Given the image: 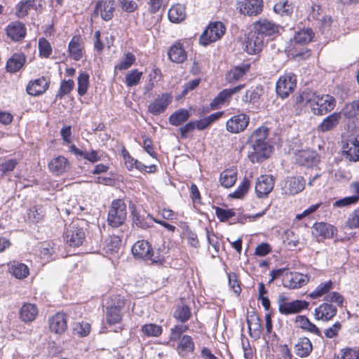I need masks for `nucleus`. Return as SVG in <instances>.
Returning <instances> with one entry per match:
<instances>
[{
  "label": "nucleus",
  "instance_id": "f257e3e1",
  "mask_svg": "<svg viewBox=\"0 0 359 359\" xmlns=\"http://www.w3.org/2000/svg\"><path fill=\"white\" fill-rule=\"evenodd\" d=\"M269 135V129L265 126L257 128L250 136V141L252 143L253 151L249 154V158L252 163L262 162L268 158L266 151L268 144L266 140Z\"/></svg>",
  "mask_w": 359,
  "mask_h": 359
},
{
  "label": "nucleus",
  "instance_id": "f03ea898",
  "mask_svg": "<svg viewBox=\"0 0 359 359\" xmlns=\"http://www.w3.org/2000/svg\"><path fill=\"white\" fill-rule=\"evenodd\" d=\"M334 289V283L331 280L321 282L308 294L311 299H320L323 297L324 301L334 302L339 307H342L344 302V297L338 292H332Z\"/></svg>",
  "mask_w": 359,
  "mask_h": 359
},
{
  "label": "nucleus",
  "instance_id": "7ed1b4c3",
  "mask_svg": "<svg viewBox=\"0 0 359 359\" xmlns=\"http://www.w3.org/2000/svg\"><path fill=\"white\" fill-rule=\"evenodd\" d=\"M86 221L83 219L73 220L65 231L64 238L70 247L76 248L83 244L86 238L84 227Z\"/></svg>",
  "mask_w": 359,
  "mask_h": 359
},
{
  "label": "nucleus",
  "instance_id": "20e7f679",
  "mask_svg": "<svg viewBox=\"0 0 359 359\" xmlns=\"http://www.w3.org/2000/svg\"><path fill=\"white\" fill-rule=\"evenodd\" d=\"M127 217V207L123 199L117 198L111 201L107 215V223L117 228L123 225Z\"/></svg>",
  "mask_w": 359,
  "mask_h": 359
},
{
  "label": "nucleus",
  "instance_id": "39448f33",
  "mask_svg": "<svg viewBox=\"0 0 359 359\" xmlns=\"http://www.w3.org/2000/svg\"><path fill=\"white\" fill-rule=\"evenodd\" d=\"M311 111L316 115H324L334 109L336 105L334 97L328 94L313 93L309 100Z\"/></svg>",
  "mask_w": 359,
  "mask_h": 359
},
{
  "label": "nucleus",
  "instance_id": "423d86ee",
  "mask_svg": "<svg viewBox=\"0 0 359 359\" xmlns=\"http://www.w3.org/2000/svg\"><path fill=\"white\" fill-rule=\"evenodd\" d=\"M277 304L279 313L284 316L297 314L307 309L309 306V302L306 300L295 299L290 302L284 294L278 295Z\"/></svg>",
  "mask_w": 359,
  "mask_h": 359
},
{
  "label": "nucleus",
  "instance_id": "0eeeda50",
  "mask_svg": "<svg viewBox=\"0 0 359 359\" xmlns=\"http://www.w3.org/2000/svg\"><path fill=\"white\" fill-rule=\"evenodd\" d=\"M226 27L221 22H210L199 38V43L208 46L220 39L225 34Z\"/></svg>",
  "mask_w": 359,
  "mask_h": 359
},
{
  "label": "nucleus",
  "instance_id": "6e6552de",
  "mask_svg": "<svg viewBox=\"0 0 359 359\" xmlns=\"http://www.w3.org/2000/svg\"><path fill=\"white\" fill-rule=\"evenodd\" d=\"M297 87V76L293 73H285L281 75L276 82V91L277 95L284 99L292 93Z\"/></svg>",
  "mask_w": 359,
  "mask_h": 359
},
{
  "label": "nucleus",
  "instance_id": "1a4fd4ad",
  "mask_svg": "<svg viewBox=\"0 0 359 359\" xmlns=\"http://www.w3.org/2000/svg\"><path fill=\"white\" fill-rule=\"evenodd\" d=\"M245 86V84H239L233 88L223 89L210 103V109L215 110L222 105L229 104L232 95L238 93Z\"/></svg>",
  "mask_w": 359,
  "mask_h": 359
},
{
  "label": "nucleus",
  "instance_id": "9d476101",
  "mask_svg": "<svg viewBox=\"0 0 359 359\" xmlns=\"http://www.w3.org/2000/svg\"><path fill=\"white\" fill-rule=\"evenodd\" d=\"M44 0H20L15 7V15L18 18H23L31 10L41 13L43 8Z\"/></svg>",
  "mask_w": 359,
  "mask_h": 359
},
{
  "label": "nucleus",
  "instance_id": "9b49d317",
  "mask_svg": "<svg viewBox=\"0 0 359 359\" xmlns=\"http://www.w3.org/2000/svg\"><path fill=\"white\" fill-rule=\"evenodd\" d=\"M250 123V116L245 113L233 115L226 122V130L232 134L243 132Z\"/></svg>",
  "mask_w": 359,
  "mask_h": 359
},
{
  "label": "nucleus",
  "instance_id": "f8f14e48",
  "mask_svg": "<svg viewBox=\"0 0 359 359\" xmlns=\"http://www.w3.org/2000/svg\"><path fill=\"white\" fill-rule=\"evenodd\" d=\"M116 10L115 0H98L95 5L93 14L100 16L104 21H109L114 18Z\"/></svg>",
  "mask_w": 359,
  "mask_h": 359
},
{
  "label": "nucleus",
  "instance_id": "ddd939ff",
  "mask_svg": "<svg viewBox=\"0 0 359 359\" xmlns=\"http://www.w3.org/2000/svg\"><path fill=\"white\" fill-rule=\"evenodd\" d=\"M184 43V40L178 39L169 47L167 55L170 61L176 64H182L187 60V51Z\"/></svg>",
  "mask_w": 359,
  "mask_h": 359
},
{
  "label": "nucleus",
  "instance_id": "4468645a",
  "mask_svg": "<svg viewBox=\"0 0 359 359\" xmlns=\"http://www.w3.org/2000/svg\"><path fill=\"white\" fill-rule=\"evenodd\" d=\"M172 95L170 93H165L158 95L157 97L149 103L148 111L154 116L163 113L168 105L172 102Z\"/></svg>",
  "mask_w": 359,
  "mask_h": 359
},
{
  "label": "nucleus",
  "instance_id": "2eb2a0df",
  "mask_svg": "<svg viewBox=\"0 0 359 359\" xmlns=\"http://www.w3.org/2000/svg\"><path fill=\"white\" fill-rule=\"evenodd\" d=\"M275 177L271 175H262L257 179L255 194L258 198H266L273 189Z\"/></svg>",
  "mask_w": 359,
  "mask_h": 359
},
{
  "label": "nucleus",
  "instance_id": "dca6fc26",
  "mask_svg": "<svg viewBox=\"0 0 359 359\" xmlns=\"http://www.w3.org/2000/svg\"><path fill=\"white\" fill-rule=\"evenodd\" d=\"M308 281L309 278L306 275L296 271H289L288 269L282 279L283 285L290 289L300 288L306 285Z\"/></svg>",
  "mask_w": 359,
  "mask_h": 359
},
{
  "label": "nucleus",
  "instance_id": "f3484780",
  "mask_svg": "<svg viewBox=\"0 0 359 359\" xmlns=\"http://www.w3.org/2000/svg\"><path fill=\"white\" fill-rule=\"evenodd\" d=\"M67 53L69 57L74 60H81L86 53L83 38L80 34L74 35L68 44Z\"/></svg>",
  "mask_w": 359,
  "mask_h": 359
},
{
  "label": "nucleus",
  "instance_id": "a211bd4d",
  "mask_svg": "<svg viewBox=\"0 0 359 359\" xmlns=\"http://www.w3.org/2000/svg\"><path fill=\"white\" fill-rule=\"evenodd\" d=\"M236 8L244 15L256 16L263 9V0H241L236 4Z\"/></svg>",
  "mask_w": 359,
  "mask_h": 359
},
{
  "label": "nucleus",
  "instance_id": "6ab92c4d",
  "mask_svg": "<svg viewBox=\"0 0 359 359\" xmlns=\"http://www.w3.org/2000/svg\"><path fill=\"white\" fill-rule=\"evenodd\" d=\"M50 83V79L44 76L30 80L27 84L26 92L31 96H40L47 91Z\"/></svg>",
  "mask_w": 359,
  "mask_h": 359
},
{
  "label": "nucleus",
  "instance_id": "aec40b11",
  "mask_svg": "<svg viewBox=\"0 0 359 359\" xmlns=\"http://www.w3.org/2000/svg\"><path fill=\"white\" fill-rule=\"evenodd\" d=\"M343 155L351 161H359V134L342 142Z\"/></svg>",
  "mask_w": 359,
  "mask_h": 359
},
{
  "label": "nucleus",
  "instance_id": "412c9836",
  "mask_svg": "<svg viewBox=\"0 0 359 359\" xmlns=\"http://www.w3.org/2000/svg\"><path fill=\"white\" fill-rule=\"evenodd\" d=\"M332 303L325 301L316 307L314 311L315 319L325 322L331 320L337 313V308Z\"/></svg>",
  "mask_w": 359,
  "mask_h": 359
},
{
  "label": "nucleus",
  "instance_id": "4be33fe9",
  "mask_svg": "<svg viewBox=\"0 0 359 359\" xmlns=\"http://www.w3.org/2000/svg\"><path fill=\"white\" fill-rule=\"evenodd\" d=\"M264 39L254 30L248 33L245 41V50L250 55L259 53L263 48Z\"/></svg>",
  "mask_w": 359,
  "mask_h": 359
},
{
  "label": "nucleus",
  "instance_id": "5701e85b",
  "mask_svg": "<svg viewBox=\"0 0 359 359\" xmlns=\"http://www.w3.org/2000/svg\"><path fill=\"white\" fill-rule=\"evenodd\" d=\"M8 38L13 41L23 40L27 34V29L24 23L20 21H14L9 23L5 28Z\"/></svg>",
  "mask_w": 359,
  "mask_h": 359
},
{
  "label": "nucleus",
  "instance_id": "b1692460",
  "mask_svg": "<svg viewBox=\"0 0 359 359\" xmlns=\"http://www.w3.org/2000/svg\"><path fill=\"white\" fill-rule=\"evenodd\" d=\"M48 327L50 332L57 334H63L67 328V315L63 312H57L48 318Z\"/></svg>",
  "mask_w": 359,
  "mask_h": 359
},
{
  "label": "nucleus",
  "instance_id": "393cba45",
  "mask_svg": "<svg viewBox=\"0 0 359 359\" xmlns=\"http://www.w3.org/2000/svg\"><path fill=\"white\" fill-rule=\"evenodd\" d=\"M39 316V309L35 304L26 302L19 309L18 316L25 324L33 323Z\"/></svg>",
  "mask_w": 359,
  "mask_h": 359
},
{
  "label": "nucleus",
  "instance_id": "a878e982",
  "mask_svg": "<svg viewBox=\"0 0 359 359\" xmlns=\"http://www.w3.org/2000/svg\"><path fill=\"white\" fill-rule=\"evenodd\" d=\"M250 63H242L233 67L225 74V80L228 83L233 84L241 79L250 69Z\"/></svg>",
  "mask_w": 359,
  "mask_h": 359
},
{
  "label": "nucleus",
  "instance_id": "bb28decb",
  "mask_svg": "<svg viewBox=\"0 0 359 359\" xmlns=\"http://www.w3.org/2000/svg\"><path fill=\"white\" fill-rule=\"evenodd\" d=\"M254 31L259 36H272L278 32V27L266 19H259L254 23Z\"/></svg>",
  "mask_w": 359,
  "mask_h": 359
},
{
  "label": "nucleus",
  "instance_id": "cd10ccee",
  "mask_svg": "<svg viewBox=\"0 0 359 359\" xmlns=\"http://www.w3.org/2000/svg\"><path fill=\"white\" fill-rule=\"evenodd\" d=\"M27 61V57L23 53H15L6 61V71L11 74L19 72Z\"/></svg>",
  "mask_w": 359,
  "mask_h": 359
},
{
  "label": "nucleus",
  "instance_id": "c85d7f7f",
  "mask_svg": "<svg viewBox=\"0 0 359 359\" xmlns=\"http://www.w3.org/2000/svg\"><path fill=\"white\" fill-rule=\"evenodd\" d=\"M296 163L300 165L311 167L318 161V154L311 149L298 151L295 154Z\"/></svg>",
  "mask_w": 359,
  "mask_h": 359
},
{
  "label": "nucleus",
  "instance_id": "c756f323",
  "mask_svg": "<svg viewBox=\"0 0 359 359\" xmlns=\"http://www.w3.org/2000/svg\"><path fill=\"white\" fill-rule=\"evenodd\" d=\"M125 311L113 309L105 306V322L109 327L118 325L120 331L124 330L122 325Z\"/></svg>",
  "mask_w": 359,
  "mask_h": 359
},
{
  "label": "nucleus",
  "instance_id": "7c9ffc66",
  "mask_svg": "<svg viewBox=\"0 0 359 359\" xmlns=\"http://www.w3.org/2000/svg\"><path fill=\"white\" fill-rule=\"evenodd\" d=\"M48 168L53 175H61L69 170V163L67 158L60 155L50 161Z\"/></svg>",
  "mask_w": 359,
  "mask_h": 359
},
{
  "label": "nucleus",
  "instance_id": "2f4dec72",
  "mask_svg": "<svg viewBox=\"0 0 359 359\" xmlns=\"http://www.w3.org/2000/svg\"><path fill=\"white\" fill-rule=\"evenodd\" d=\"M313 344L307 337H299L294 346V352L299 358H306L312 353Z\"/></svg>",
  "mask_w": 359,
  "mask_h": 359
},
{
  "label": "nucleus",
  "instance_id": "473e14b6",
  "mask_svg": "<svg viewBox=\"0 0 359 359\" xmlns=\"http://www.w3.org/2000/svg\"><path fill=\"white\" fill-rule=\"evenodd\" d=\"M151 250H152L151 243L145 240L137 241L132 247V252L135 258L144 261L150 258L149 255Z\"/></svg>",
  "mask_w": 359,
  "mask_h": 359
},
{
  "label": "nucleus",
  "instance_id": "72a5a7b5",
  "mask_svg": "<svg viewBox=\"0 0 359 359\" xmlns=\"http://www.w3.org/2000/svg\"><path fill=\"white\" fill-rule=\"evenodd\" d=\"M249 334L255 339H259L262 333V320L256 313H252L247 318Z\"/></svg>",
  "mask_w": 359,
  "mask_h": 359
},
{
  "label": "nucleus",
  "instance_id": "f704fd0d",
  "mask_svg": "<svg viewBox=\"0 0 359 359\" xmlns=\"http://www.w3.org/2000/svg\"><path fill=\"white\" fill-rule=\"evenodd\" d=\"M179 355L186 356L189 353H193L195 351V343L191 336L184 334L179 339L176 346Z\"/></svg>",
  "mask_w": 359,
  "mask_h": 359
},
{
  "label": "nucleus",
  "instance_id": "c9c22d12",
  "mask_svg": "<svg viewBox=\"0 0 359 359\" xmlns=\"http://www.w3.org/2000/svg\"><path fill=\"white\" fill-rule=\"evenodd\" d=\"M8 266L9 273L18 279H24L29 274V267L24 263L13 261L10 262Z\"/></svg>",
  "mask_w": 359,
  "mask_h": 359
},
{
  "label": "nucleus",
  "instance_id": "e433bc0d",
  "mask_svg": "<svg viewBox=\"0 0 359 359\" xmlns=\"http://www.w3.org/2000/svg\"><path fill=\"white\" fill-rule=\"evenodd\" d=\"M238 172L236 168H228L223 170L219 175V182L222 187L229 189L236 182Z\"/></svg>",
  "mask_w": 359,
  "mask_h": 359
},
{
  "label": "nucleus",
  "instance_id": "4c0bfd02",
  "mask_svg": "<svg viewBox=\"0 0 359 359\" xmlns=\"http://www.w3.org/2000/svg\"><path fill=\"white\" fill-rule=\"evenodd\" d=\"M224 112L223 111H217L210 114L203 118L194 121L196 129L198 130H204L208 128L213 123L222 117Z\"/></svg>",
  "mask_w": 359,
  "mask_h": 359
},
{
  "label": "nucleus",
  "instance_id": "58836bf2",
  "mask_svg": "<svg viewBox=\"0 0 359 359\" xmlns=\"http://www.w3.org/2000/svg\"><path fill=\"white\" fill-rule=\"evenodd\" d=\"M313 229L316 232V236L323 239L332 238L337 231L333 225L325 222L315 223Z\"/></svg>",
  "mask_w": 359,
  "mask_h": 359
},
{
  "label": "nucleus",
  "instance_id": "ea45409f",
  "mask_svg": "<svg viewBox=\"0 0 359 359\" xmlns=\"http://www.w3.org/2000/svg\"><path fill=\"white\" fill-rule=\"evenodd\" d=\"M288 194L295 195L302 191L306 185V180L302 176H292L287 181Z\"/></svg>",
  "mask_w": 359,
  "mask_h": 359
},
{
  "label": "nucleus",
  "instance_id": "a19ab883",
  "mask_svg": "<svg viewBox=\"0 0 359 359\" xmlns=\"http://www.w3.org/2000/svg\"><path fill=\"white\" fill-rule=\"evenodd\" d=\"M341 118V113L339 112H334L331 114L327 116L318 126V130L324 133L332 130L339 124Z\"/></svg>",
  "mask_w": 359,
  "mask_h": 359
},
{
  "label": "nucleus",
  "instance_id": "79ce46f5",
  "mask_svg": "<svg viewBox=\"0 0 359 359\" xmlns=\"http://www.w3.org/2000/svg\"><path fill=\"white\" fill-rule=\"evenodd\" d=\"M150 214H141L136 209H134L131 211V217L132 220L134 224H135L137 227L141 229H148L151 226V220Z\"/></svg>",
  "mask_w": 359,
  "mask_h": 359
},
{
  "label": "nucleus",
  "instance_id": "37998d69",
  "mask_svg": "<svg viewBox=\"0 0 359 359\" xmlns=\"http://www.w3.org/2000/svg\"><path fill=\"white\" fill-rule=\"evenodd\" d=\"M128 304L126 297L121 294H112L109 296L106 306L119 311H125Z\"/></svg>",
  "mask_w": 359,
  "mask_h": 359
},
{
  "label": "nucleus",
  "instance_id": "c03bdc74",
  "mask_svg": "<svg viewBox=\"0 0 359 359\" xmlns=\"http://www.w3.org/2000/svg\"><path fill=\"white\" fill-rule=\"evenodd\" d=\"M69 151L77 156H81L90 163H96L101 160V156L98 155L96 150L92 149L90 151H83L76 147L75 144H72L69 147Z\"/></svg>",
  "mask_w": 359,
  "mask_h": 359
},
{
  "label": "nucleus",
  "instance_id": "a18cd8bd",
  "mask_svg": "<svg viewBox=\"0 0 359 359\" xmlns=\"http://www.w3.org/2000/svg\"><path fill=\"white\" fill-rule=\"evenodd\" d=\"M191 116L188 109L181 108L176 110L169 116V123L174 126H179L184 123Z\"/></svg>",
  "mask_w": 359,
  "mask_h": 359
},
{
  "label": "nucleus",
  "instance_id": "49530a36",
  "mask_svg": "<svg viewBox=\"0 0 359 359\" xmlns=\"http://www.w3.org/2000/svg\"><path fill=\"white\" fill-rule=\"evenodd\" d=\"M192 316L191 308L184 304L177 305L173 312V318L181 323L187 322Z\"/></svg>",
  "mask_w": 359,
  "mask_h": 359
},
{
  "label": "nucleus",
  "instance_id": "de8ad7c7",
  "mask_svg": "<svg viewBox=\"0 0 359 359\" xmlns=\"http://www.w3.org/2000/svg\"><path fill=\"white\" fill-rule=\"evenodd\" d=\"M168 15L170 22L175 23L180 22L186 18L185 7L180 4L173 5L168 10Z\"/></svg>",
  "mask_w": 359,
  "mask_h": 359
},
{
  "label": "nucleus",
  "instance_id": "09e8293b",
  "mask_svg": "<svg viewBox=\"0 0 359 359\" xmlns=\"http://www.w3.org/2000/svg\"><path fill=\"white\" fill-rule=\"evenodd\" d=\"M140 332L144 337H158L163 333V327L156 323H146L141 326Z\"/></svg>",
  "mask_w": 359,
  "mask_h": 359
},
{
  "label": "nucleus",
  "instance_id": "8fccbe9b",
  "mask_svg": "<svg viewBox=\"0 0 359 359\" xmlns=\"http://www.w3.org/2000/svg\"><path fill=\"white\" fill-rule=\"evenodd\" d=\"M143 72L138 69H133L125 75L124 83L128 88L136 86L140 83Z\"/></svg>",
  "mask_w": 359,
  "mask_h": 359
},
{
  "label": "nucleus",
  "instance_id": "3c124183",
  "mask_svg": "<svg viewBox=\"0 0 359 359\" xmlns=\"http://www.w3.org/2000/svg\"><path fill=\"white\" fill-rule=\"evenodd\" d=\"M77 93L79 95H85L90 86V75L87 72L82 71L79 72L77 78Z\"/></svg>",
  "mask_w": 359,
  "mask_h": 359
},
{
  "label": "nucleus",
  "instance_id": "603ef678",
  "mask_svg": "<svg viewBox=\"0 0 359 359\" xmlns=\"http://www.w3.org/2000/svg\"><path fill=\"white\" fill-rule=\"evenodd\" d=\"M135 61L136 57L133 53H125L121 61L114 66V71L127 70L135 63Z\"/></svg>",
  "mask_w": 359,
  "mask_h": 359
},
{
  "label": "nucleus",
  "instance_id": "864d4df0",
  "mask_svg": "<svg viewBox=\"0 0 359 359\" xmlns=\"http://www.w3.org/2000/svg\"><path fill=\"white\" fill-rule=\"evenodd\" d=\"M46 211L42 205H34L28 210L27 217L34 223H39L44 219Z\"/></svg>",
  "mask_w": 359,
  "mask_h": 359
},
{
  "label": "nucleus",
  "instance_id": "5fc2aeb1",
  "mask_svg": "<svg viewBox=\"0 0 359 359\" xmlns=\"http://www.w3.org/2000/svg\"><path fill=\"white\" fill-rule=\"evenodd\" d=\"M337 359H359V346H345L340 348Z\"/></svg>",
  "mask_w": 359,
  "mask_h": 359
},
{
  "label": "nucleus",
  "instance_id": "6e6d98bb",
  "mask_svg": "<svg viewBox=\"0 0 359 359\" xmlns=\"http://www.w3.org/2000/svg\"><path fill=\"white\" fill-rule=\"evenodd\" d=\"M165 248H158L156 250H151L149 257L150 258L147 259L146 261H151L152 264H156L162 265L165 262Z\"/></svg>",
  "mask_w": 359,
  "mask_h": 359
},
{
  "label": "nucleus",
  "instance_id": "4d7b16f0",
  "mask_svg": "<svg viewBox=\"0 0 359 359\" xmlns=\"http://www.w3.org/2000/svg\"><path fill=\"white\" fill-rule=\"evenodd\" d=\"M250 187V181L248 178L244 177L237 189L229 194V196L233 198H243L248 193Z\"/></svg>",
  "mask_w": 359,
  "mask_h": 359
},
{
  "label": "nucleus",
  "instance_id": "13d9d810",
  "mask_svg": "<svg viewBox=\"0 0 359 359\" xmlns=\"http://www.w3.org/2000/svg\"><path fill=\"white\" fill-rule=\"evenodd\" d=\"M74 81L72 79L62 80L60 82V88L56 93L55 99L61 100L67 95L74 88Z\"/></svg>",
  "mask_w": 359,
  "mask_h": 359
},
{
  "label": "nucleus",
  "instance_id": "bf43d9fd",
  "mask_svg": "<svg viewBox=\"0 0 359 359\" xmlns=\"http://www.w3.org/2000/svg\"><path fill=\"white\" fill-rule=\"evenodd\" d=\"M342 112L347 118H355L359 115V100L346 104L342 109Z\"/></svg>",
  "mask_w": 359,
  "mask_h": 359
},
{
  "label": "nucleus",
  "instance_id": "052dcab7",
  "mask_svg": "<svg viewBox=\"0 0 359 359\" xmlns=\"http://www.w3.org/2000/svg\"><path fill=\"white\" fill-rule=\"evenodd\" d=\"M39 56L42 58H49L53 53L50 42L44 37H40L38 41Z\"/></svg>",
  "mask_w": 359,
  "mask_h": 359
},
{
  "label": "nucleus",
  "instance_id": "680f3d73",
  "mask_svg": "<svg viewBox=\"0 0 359 359\" xmlns=\"http://www.w3.org/2000/svg\"><path fill=\"white\" fill-rule=\"evenodd\" d=\"M314 33L311 28L302 29L294 36V41L298 43H308L312 41Z\"/></svg>",
  "mask_w": 359,
  "mask_h": 359
},
{
  "label": "nucleus",
  "instance_id": "e2e57ef3",
  "mask_svg": "<svg viewBox=\"0 0 359 359\" xmlns=\"http://www.w3.org/2000/svg\"><path fill=\"white\" fill-rule=\"evenodd\" d=\"M213 209L217 218L221 222H226L236 215L233 209H224L218 206H213Z\"/></svg>",
  "mask_w": 359,
  "mask_h": 359
},
{
  "label": "nucleus",
  "instance_id": "0e129e2a",
  "mask_svg": "<svg viewBox=\"0 0 359 359\" xmlns=\"http://www.w3.org/2000/svg\"><path fill=\"white\" fill-rule=\"evenodd\" d=\"M344 227L350 230L359 229V207L348 215L344 223Z\"/></svg>",
  "mask_w": 359,
  "mask_h": 359
},
{
  "label": "nucleus",
  "instance_id": "69168bd1",
  "mask_svg": "<svg viewBox=\"0 0 359 359\" xmlns=\"http://www.w3.org/2000/svg\"><path fill=\"white\" fill-rule=\"evenodd\" d=\"M229 286L231 290L238 296L241 291V282L239 279L238 274L234 272H230L227 274Z\"/></svg>",
  "mask_w": 359,
  "mask_h": 359
},
{
  "label": "nucleus",
  "instance_id": "338daca9",
  "mask_svg": "<svg viewBox=\"0 0 359 359\" xmlns=\"http://www.w3.org/2000/svg\"><path fill=\"white\" fill-rule=\"evenodd\" d=\"M274 11L280 15H290L293 13V6L288 1H280L274 5Z\"/></svg>",
  "mask_w": 359,
  "mask_h": 359
},
{
  "label": "nucleus",
  "instance_id": "774afa93",
  "mask_svg": "<svg viewBox=\"0 0 359 359\" xmlns=\"http://www.w3.org/2000/svg\"><path fill=\"white\" fill-rule=\"evenodd\" d=\"M90 324L85 320L76 323L73 327L74 332L81 337L88 336L90 334Z\"/></svg>",
  "mask_w": 359,
  "mask_h": 359
}]
</instances>
